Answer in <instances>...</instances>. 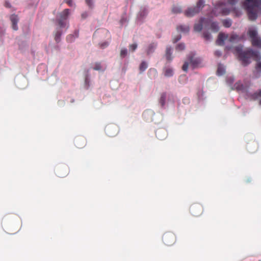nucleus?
I'll list each match as a JSON object with an SVG mask.
<instances>
[{"mask_svg":"<svg viewBox=\"0 0 261 261\" xmlns=\"http://www.w3.org/2000/svg\"><path fill=\"white\" fill-rule=\"evenodd\" d=\"M149 73H152L153 74L155 75L156 73V70L154 69H150L149 70Z\"/></svg>","mask_w":261,"mask_h":261,"instance_id":"nucleus-43","label":"nucleus"},{"mask_svg":"<svg viewBox=\"0 0 261 261\" xmlns=\"http://www.w3.org/2000/svg\"><path fill=\"white\" fill-rule=\"evenodd\" d=\"M117 127L114 125H109L106 127L105 131L107 135L113 137L117 134Z\"/></svg>","mask_w":261,"mask_h":261,"instance_id":"nucleus-11","label":"nucleus"},{"mask_svg":"<svg viewBox=\"0 0 261 261\" xmlns=\"http://www.w3.org/2000/svg\"><path fill=\"white\" fill-rule=\"evenodd\" d=\"M204 6V0H198L196 3V6L195 7H190L184 12V15L188 17H191L199 13L200 11Z\"/></svg>","mask_w":261,"mask_h":261,"instance_id":"nucleus-5","label":"nucleus"},{"mask_svg":"<svg viewBox=\"0 0 261 261\" xmlns=\"http://www.w3.org/2000/svg\"><path fill=\"white\" fill-rule=\"evenodd\" d=\"M223 25L226 28H229L231 25V21L230 19H224L222 21Z\"/></svg>","mask_w":261,"mask_h":261,"instance_id":"nucleus-26","label":"nucleus"},{"mask_svg":"<svg viewBox=\"0 0 261 261\" xmlns=\"http://www.w3.org/2000/svg\"><path fill=\"white\" fill-rule=\"evenodd\" d=\"M185 45L184 43H182L178 44L175 47L176 50H177L178 51H182L185 49Z\"/></svg>","mask_w":261,"mask_h":261,"instance_id":"nucleus-23","label":"nucleus"},{"mask_svg":"<svg viewBox=\"0 0 261 261\" xmlns=\"http://www.w3.org/2000/svg\"><path fill=\"white\" fill-rule=\"evenodd\" d=\"M189 60L190 64L194 67L197 66L200 63L199 60L198 59L194 58L193 57H190Z\"/></svg>","mask_w":261,"mask_h":261,"instance_id":"nucleus-16","label":"nucleus"},{"mask_svg":"<svg viewBox=\"0 0 261 261\" xmlns=\"http://www.w3.org/2000/svg\"><path fill=\"white\" fill-rule=\"evenodd\" d=\"M69 37H71V36H68L67 37V39H68V38H69Z\"/></svg>","mask_w":261,"mask_h":261,"instance_id":"nucleus-47","label":"nucleus"},{"mask_svg":"<svg viewBox=\"0 0 261 261\" xmlns=\"http://www.w3.org/2000/svg\"><path fill=\"white\" fill-rule=\"evenodd\" d=\"M75 146L78 148H83L86 145V140L83 136H80L75 138L74 140Z\"/></svg>","mask_w":261,"mask_h":261,"instance_id":"nucleus-10","label":"nucleus"},{"mask_svg":"<svg viewBox=\"0 0 261 261\" xmlns=\"http://www.w3.org/2000/svg\"><path fill=\"white\" fill-rule=\"evenodd\" d=\"M235 53L239 60L244 66H246L251 63V59L258 61L261 59V55L259 51L251 48L243 49V46L239 45L234 48Z\"/></svg>","mask_w":261,"mask_h":261,"instance_id":"nucleus-1","label":"nucleus"},{"mask_svg":"<svg viewBox=\"0 0 261 261\" xmlns=\"http://www.w3.org/2000/svg\"><path fill=\"white\" fill-rule=\"evenodd\" d=\"M233 81V79H232L231 80V82H232Z\"/></svg>","mask_w":261,"mask_h":261,"instance_id":"nucleus-48","label":"nucleus"},{"mask_svg":"<svg viewBox=\"0 0 261 261\" xmlns=\"http://www.w3.org/2000/svg\"><path fill=\"white\" fill-rule=\"evenodd\" d=\"M64 2L68 5V6L71 7L73 5L72 0H64Z\"/></svg>","mask_w":261,"mask_h":261,"instance_id":"nucleus-40","label":"nucleus"},{"mask_svg":"<svg viewBox=\"0 0 261 261\" xmlns=\"http://www.w3.org/2000/svg\"><path fill=\"white\" fill-rule=\"evenodd\" d=\"M85 83H86V84L88 85V87L89 86V80L87 77L86 78V79H85Z\"/></svg>","mask_w":261,"mask_h":261,"instance_id":"nucleus-46","label":"nucleus"},{"mask_svg":"<svg viewBox=\"0 0 261 261\" xmlns=\"http://www.w3.org/2000/svg\"><path fill=\"white\" fill-rule=\"evenodd\" d=\"M255 97H257L258 96H260L261 97V90L259 91L258 93L254 94ZM259 104L261 105V99L259 101Z\"/></svg>","mask_w":261,"mask_h":261,"instance_id":"nucleus-42","label":"nucleus"},{"mask_svg":"<svg viewBox=\"0 0 261 261\" xmlns=\"http://www.w3.org/2000/svg\"><path fill=\"white\" fill-rule=\"evenodd\" d=\"M211 22V19L207 18H201L199 22L195 23L194 27V30L196 32H200L203 27H206L209 25V23Z\"/></svg>","mask_w":261,"mask_h":261,"instance_id":"nucleus-9","label":"nucleus"},{"mask_svg":"<svg viewBox=\"0 0 261 261\" xmlns=\"http://www.w3.org/2000/svg\"><path fill=\"white\" fill-rule=\"evenodd\" d=\"M214 55L218 57H219L221 56L222 54L221 52L219 50H216L214 53Z\"/></svg>","mask_w":261,"mask_h":261,"instance_id":"nucleus-41","label":"nucleus"},{"mask_svg":"<svg viewBox=\"0 0 261 261\" xmlns=\"http://www.w3.org/2000/svg\"><path fill=\"white\" fill-rule=\"evenodd\" d=\"M235 86L237 90H241V89H242V87L243 85L242 84H241L240 83H237L235 85Z\"/></svg>","mask_w":261,"mask_h":261,"instance_id":"nucleus-39","label":"nucleus"},{"mask_svg":"<svg viewBox=\"0 0 261 261\" xmlns=\"http://www.w3.org/2000/svg\"><path fill=\"white\" fill-rule=\"evenodd\" d=\"M69 172V169L67 165L61 164L56 167L55 173L57 176L63 178L66 177Z\"/></svg>","mask_w":261,"mask_h":261,"instance_id":"nucleus-7","label":"nucleus"},{"mask_svg":"<svg viewBox=\"0 0 261 261\" xmlns=\"http://www.w3.org/2000/svg\"><path fill=\"white\" fill-rule=\"evenodd\" d=\"M62 35V32L61 31L57 30L56 32L55 36V39L56 42H59L60 40V37Z\"/></svg>","mask_w":261,"mask_h":261,"instance_id":"nucleus-25","label":"nucleus"},{"mask_svg":"<svg viewBox=\"0 0 261 261\" xmlns=\"http://www.w3.org/2000/svg\"><path fill=\"white\" fill-rule=\"evenodd\" d=\"M172 49L171 48V47L167 46L166 49V54L165 56L167 60L169 62H170L172 61L173 59V56H172Z\"/></svg>","mask_w":261,"mask_h":261,"instance_id":"nucleus-15","label":"nucleus"},{"mask_svg":"<svg viewBox=\"0 0 261 261\" xmlns=\"http://www.w3.org/2000/svg\"><path fill=\"white\" fill-rule=\"evenodd\" d=\"M160 103L162 106H163V97L162 96L160 98Z\"/></svg>","mask_w":261,"mask_h":261,"instance_id":"nucleus-45","label":"nucleus"},{"mask_svg":"<svg viewBox=\"0 0 261 261\" xmlns=\"http://www.w3.org/2000/svg\"><path fill=\"white\" fill-rule=\"evenodd\" d=\"M225 72V69L224 67L221 64H219L218 66L217 71V75H222L224 74Z\"/></svg>","mask_w":261,"mask_h":261,"instance_id":"nucleus-19","label":"nucleus"},{"mask_svg":"<svg viewBox=\"0 0 261 261\" xmlns=\"http://www.w3.org/2000/svg\"><path fill=\"white\" fill-rule=\"evenodd\" d=\"M240 39L239 36L236 34H232L229 38V41L230 42H235L239 41Z\"/></svg>","mask_w":261,"mask_h":261,"instance_id":"nucleus-21","label":"nucleus"},{"mask_svg":"<svg viewBox=\"0 0 261 261\" xmlns=\"http://www.w3.org/2000/svg\"><path fill=\"white\" fill-rule=\"evenodd\" d=\"M180 39H181V35H178L176 37H175L174 38H173V42L174 43H175V42H177L178 41H179Z\"/></svg>","mask_w":261,"mask_h":261,"instance_id":"nucleus-37","label":"nucleus"},{"mask_svg":"<svg viewBox=\"0 0 261 261\" xmlns=\"http://www.w3.org/2000/svg\"><path fill=\"white\" fill-rule=\"evenodd\" d=\"M173 74V70L171 68H167L165 71V75L167 76H171Z\"/></svg>","mask_w":261,"mask_h":261,"instance_id":"nucleus-28","label":"nucleus"},{"mask_svg":"<svg viewBox=\"0 0 261 261\" xmlns=\"http://www.w3.org/2000/svg\"><path fill=\"white\" fill-rule=\"evenodd\" d=\"M93 69L95 70H100L101 69V64L100 63H96Z\"/></svg>","mask_w":261,"mask_h":261,"instance_id":"nucleus-32","label":"nucleus"},{"mask_svg":"<svg viewBox=\"0 0 261 261\" xmlns=\"http://www.w3.org/2000/svg\"><path fill=\"white\" fill-rule=\"evenodd\" d=\"M153 113L151 111H146L143 114V117L146 121H152Z\"/></svg>","mask_w":261,"mask_h":261,"instance_id":"nucleus-14","label":"nucleus"},{"mask_svg":"<svg viewBox=\"0 0 261 261\" xmlns=\"http://www.w3.org/2000/svg\"><path fill=\"white\" fill-rule=\"evenodd\" d=\"M238 0H227L226 2L219 1L214 6L212 11V13L215 16L219 15H227L232 11L236 16H239L241 14V12L233 8V6L236 5Z\"/></svg>","mask_w":261,"mask_h":261,"instance_id":"nucleus-2","label":"nucleus"},{"mask_svg":"<svg viewBox=\"0 0 261 261\" xmlns=\"http://www.w3.org/2000/svg\"><path fill=\"white\" fill-rule=\"evenodd\" d=\"M86 3L90 9L93 8V0H86Z\"/></svg>","mask_w":261,"mask_h":261,"instance_id":"nucleus-33","label":"nucleus"},{"mask_svg":"<svg viewBox=\"0 0 261 261\" xmlns=\"http://www.w3.org/2000/svg\"><path fill=\"white\" fill-rule=\"evenodd\" d=\"M5 6L7 8H10L11 5L9 2L6 1L5 3Z\"/></svg>","mask_w":261,"mask_h":261,"instance_id":"nucleus-44","label":"nucleus"},{"mask_svg":"<svg viewBox=\"0 0 261 261\" xmlns=\"http://www.w3.org/2000/svg\"><path fill=\"white\" fill-rule=\"evenodd\" d=\"M147 67L148 66L147 63L145 61H143L139 66V69L140 71L142 72L146 69Z\"/></svg>","mask_w":261,"mask_h":261,"instance_id":"nucleus-22","label":"nucleus"},{"mask_svg":"<svg viewBox=\"0 0 261 261\" xmlns=\"http://www.w3.org/2000/svg\"><path fill=\"white\" fill-rule=\"evenodd\" d=\"M203 208L201 204L199 203H193L190 207V212L195 217L200 216L203 213Z\"/></svg>","mask_w":261,"mask_h":261,"instance_id":"nucleus-8","label":"nucleus"},{"mask_svg":"<svg viewBox=\"0 0 261 261\" xmlns=\"http://www.w3.org/2000/svg\"><path fill=\"white\" fill-rule=\"evenodd\" d=\"M70 11L69 9H65L58 14L56 21L59 28H64L67 25V28H68V22L67 20L70 15Z\"/></svg>","mask_w":261,"mask_h":261,"instance_id":"nucleus-4","label":"nucleus"},{"mask_svg":"<svg viewBox=\"0 0 261 261\" xmlns=\"http://www.w3.org/2000/svg\"><path fill=\"white\" fill-rule=\"evenodd\" d=\"M211 24V30L214 32H217L219 30V27L218 25V23L217 22H211L209 23Z\"/></svg>","mask_w":261,"mask_h":261,"instance_id":"nucleus-18","label":"nucleus"},{"mask_svg":"<svg viewBox=\"0 0 261 261\" xmlns=\"http://www.w3.org/2000/svg\"><path fill=\"white\" fill-rule=\"evenodd\" d=\"M10 20L12 22V29L16 31L18 30L17 23L18 21V16L15 14H13L10 16Z\"/></svg>","mask_w":261,"mask_h":261,"instance_id":"nucleus-12","label":"nucleus"},{"mask_svg":"<svg viewBox=\"0 0 261 261\" xmlns=\"http://www.w3.org/2000/svg\"><path fill=\"white\" fill-rule=\"evenodd\" d=\"M256 62L257 63L255 65V70L254 71V74H255L256 76L257 77L261 73V61L259 60Z\"/></svg>","mask_w":261,"mask_h":261,"instance_id":"nucleus-17","label":"nucleus"},{"mask_svg":"<svg viewBox=\"0 0 261 261\" xmlns=\"http://www.w3.org/2000/svg\"><path fill=\"white\" fill-rule=\"evenodd\" d=\"M227 38V35L223 33H220L218 35V39L216 41L217 44L219 45H223L224 43V41Z\"/></svg>","mask_w":261,"mask_h":261,"instance_id":"nucleus-13","label":"nucleus"},{"mask_svg":"<svg viewBox=\"0 0 261 261\" xmlns=\"http://www.w3.org/2000/svg\"><path fill=\"white\" fill-rule=\"evenodd\" d=\"M127 54V50L126 48H123L120 51V57L122 58H124Z\"/></svg>","mask_w":261,"mask_h":261,"instance_id":"nucleus-29","label":"nucleus"},{"mask_svg":"<svg viewBox=\"0 0 261 261\" xmlns=\"http://www.w3.org/2000/svg\"><path fill=\"white\" fill-rule=\"evenodd\" d=\"M173 13L177 14L180 13L182 12L181 8L179 6H175L172 8V10Z\"/></svg>","mask_w":261,"mask_h":261,"instance_id":"nucleus-24","label":"nucleus"},{"mask_svg":"<svg viewBox=\"0 0 261 261\" xmlns=\"http://www.w3.org/2000/svg\"><path fill=\"white\" fill-rule=\"evenodd\" d=\"M88 16V13L87 12H83L82 15L81 17L82 19H86Z\"/></svg>","mask_w":261,"mask_h":261,"instance_id":"nucleus-38","label":"nucleus"},{"mask_svg":"<svg viewBox=\"0 0 261 261\" xmlns=\"http://www.w3.org/2000/svg\"><path fill=\"white\" fill-rule=\"evenodd\" d=\"M147 14V10L146 8H142L140 12V15L141 17L145 16Z\"/></svg>","mask_w":261,"mask_h":261,"instance_id":"nucleus-30","label":"nucleus"},{"mask_svg":"<svg viewBox=\"0 0 261 261\" xmlns=\"http://www.w3.org/2000/svg\"><path fill=\"white\" fill-rule=\"evenodd\" d=\"M153 44H150L149 47H148V49L147 51V54L148 55H149L150 53H151L152 52V50L153 49Z\"/></svg>","mask_w":261,"mask_h":261,"instance_id":"nucleus-36","label":"nucleus"},{"mask_svg":"<svg viewBox=\"0 0 261 261\" xmlns=\"http://www.w3.org/2000/svg\"><path fill=\"white\" fill-rule=\"evenodd\" d=\"M252 45L261 48V39L257 35V31L254 29H249L248 31Z\"/></svg>","mask_w":261,"mask_h":261,"instance_id":"nucleus-6","label":"nucleus"},{"mask_svg":"<svg viewBox=\"0 0 261 261\" xmlns=\"http://www.w3.org/2000/svg\"><path fill=\"white\" fill-rule=\"evenodd\" d=\"M177 30L184 33H187L189 31V27L188 25H179L177 27Z\"/></svg>","mask_w":261,"mask_h":261,"instance_id":"nucleus-20","label":"nucleus"},{"mask_svg":"<svg viewBox=\"0 0 261 261\" xmlns=\"http://www.w3.org/2000/svg\"><path fill=\"white\" fill-rule=\"evenodd\" d=\"M243 6L247 11L249 19L255 20L257 16L256 10L261 9V0H245Z\"/></svg>","mask_w":261,"mask_h":261,"instance_id":"nucleus-3","label":"nucleus"},{"mask_svg":"<svg viewBox=\"0 0 261 261\" xmlns=\"http://www.w3.org/2000/svg\"><path fill=\"white\" fill-rule=\"evenodd\" d=\"M109 45V43L108 42H104L102 43L99 44V46L101 48H105Z\"/></svg>","mask_w":261,"mask_h":261,"instance_id":"nucleus-35","label":"nucleus"},{"mask_svg":"<svg viewBox=\"0 0 261 261\" xmlns=\"http://www.w3.org/2000/svg\"><path fill=\"white\" fill-rule=\"evenodd\" d=\"M188 66L189 63L188 62H185L182 67V70L184 71H187Z\"/></svg>","mask_w":261,"mask_h":261,"instance_id":"nucleus-34","label":"nucleus"},{"mask_svg":"<svg viewBox=\"0 0 261 261\" xmlns=\"http://www.w3.org/2000/svg\"><path fill=\"white\" fill-rule=\"evenodd\" d=\"M137 48V44L134 43L129 45V49L132 51H134Z\"/></svg>","mask_w":261,"mask_h":261,"instance_id":"nucleus-31","label":"nucleus"},{"mask_svg":"<svg viewBox=\"0 0 261 261\" xmlns=\"http://www.w3.org/2000/svg\"><path fill=\"white\" fill-rule=\"evenodd\" d=\"M203 37L206 40H210L212 39V36L208 32H204L203 33Z\"/></svg>","mask_w":261,"mask_h":261,"instance_id":"nucleus-27","label":"nucleus"}]
</instances>
